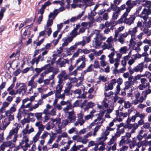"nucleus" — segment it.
<instances>
[{"label": "nucleus", "instance_id": "obj_1", "mask_svg": "<svg viewBox=\"0 0 151 151\" xmlns=\"http://www.w3.org/2000/svg\"><path fill=\"white\" fill-rule=\"evenodd\" d=\"M22 138L19 142V145L24 151H26L28 147H30V145L28 143L29 141V135L27 134H29L28 130L24 129L22 130Z\"/></svg>", "mask_w": 151, "mask_h": 151}, {"label": "nucleus", "instance_id": "obj_2", "mask_svg": "<svg viewBox=\"0 0 151 151\" xmlns=\"http://www.w3.org/2000/svg\"><path fill=\"white\" fill-rule=\"evenodd\" d=\"M140 4V1L138 0L132 1L131 0H127L125 3V4L127 6L126 8V12H124L122 16V17L124 18L128 15L131 9L134 6Z\"/></svg>", "mask_w": 151, "mask_h": 151}, {"label": "nucleus", "instance_id": "obj_3", "mask_svg": "<svg viewBox=\"0 0 151 151\" xmlns=\"http://www.w3.org/2000/svg\"><path fill=\"white\" fill-rule=\"evenodd\" d=\"M14 125L15 127L14 128H13L10 131L9 135L7 137L6 139H10L12 138V136L14 135L12 141L14 142H15L17 140V138L18 136L17 133L19 128L21 127V125L19 124L16 123L14 124Z\"/></svg>", "mask_w": 151, "mask_h": 151}, {"label": "nucleus", "instance_id": "obj_4", "mask_svg": "<svg viewBox=\"0 0 151 151\" xmlns=\"http://www.w3.org/2000/svg\"><path fill=\"white\" fill-rule=\"evenodd\" d=\"M114 129L112 128L106 127V129L101 133L100 137L97 138V141L104 142L108 139L107 136L109 135L110 132L113 130Z\"/></svg>", "mask_w": 151, "mask_h": 151}, {"label": "nucleus", "instance_id": "obj_5", "mask_svg": "<svg viewBox=\"0 0 151 151\" xmlns=\"http://www.w3.org/2000/svg\"><path fill=\"white\" fill-rule=\"evenodd\" d=\"M114 41V40L112 36H111L108 37L106 40V42H104L103 43L102 46L103 49L104 50H109V48H111L113 50Z\"/></svg>", "mask_w": 151, "mask_h": 151}, {"label": "nucleus", "instance_id": "obj_6", "mask_svg": "<svg viewBox=\"0 0 151 151\" xmlns=\"http://www.w3.org/2000/svg\"><path fill=\"white\" fill-rule=\"evenodd\" d=\"M109 101H107V99L106 98L104 99L102 103V105H100L99 104L97 105V107L100 109L101 110L104 111V109H106L105 111V113L106 112V113H111L113 110V107L111 108H109L107 109L108 106Z\"/></svg>", "mask_w": 151, "mask_h": 151}, {"label": "nucleus", "instance_id": "obj_7", "mask_svg": "<svg viewBox=\"0 0 151 151\" xmlns=\"http://www.w3.org/2000/svg\"><path fill=\"white\" fill-rule=\"evenodd\" d=\"M35 78V76H33L31 79L27 83V86L30 87L27 90V93L28 94H31L33 93V89L36 88L37 85L36 83L34 82V79Z\"/></svg>", "mask_w": 151, "mask_h": 151}, {"label": "nucleus", "instance_id": "obj_8", "mask_svg": "<svg viewBox=\"0 0 151 151\" xmlns=\"http://www.w3.org/2000/svg\"><path fill=\"white\" fill-rule=\"evenodd\" d=\"M44 103L42 99H40L38 101L37 103L32 106V104L31 102L28 103L25 106H23L25 108H28L29 111H32L33 110L37 108L39 106L42 105Z\"/></svg>", "mask_w": 151, "mask_h": 151}, {"label": "nucleus", "instance_id": "obj_9", "mask_svg": "<svg viewBox=\"0 0 151 151\" xmlns=\"http://www.w3.org/2000/svg\"><path fill=\"white\" fill-rule=\"evenodd\" d=\"M144 68V64L143 63L138 64L137 66L134 67L133 69L131 67L128 68L129 73L130 74H132L134 72H142Z\"/></svg>", "mask_w": 151, "mask_h": 151}, {"label": "nucleus", "instance_id": "obj_10", "mask_svg": "<svg viewBox=\"0 0 151 151\" xmlns=\"http://www.w3.org/2000/svg\"><path fill=\"white\" fill-rule=\"evenodd\" d=\"M63 87V85L58 84L56 87L55 93V97L58 99H64L65 98V94L63 93L60 94Z\"/></svg>", "mask_w": 151, "mask_h": 151}, {"label": "nucleus", "instance_id": "obj_11", "mask_svg": "<svg viewBox=\"0 0 151 151\" xmlns=\"http://www.w3.org/2000/svg\"><path fill=\"white\" fill-rule=\"evenodd\" d=\"M81 61H82L80 65L77 68V70H81L85 66V62L86 61V59L85 56L83 55L80 57L76 61V65H77Z\"/></svg>", "mask_w": 151, "mask_h": 151}, {"label": "nucleus", "instance_id": "obj_12", "mask_svg": "<svg viewBox=\"0 0 151 151\" xmlns=\"http://www.w3.org/2000/svg\"><path fill=\"white\" fill-rule=\"evenodd\" d=\"M106 110V109H104V111H102L100 109L99 113L98 114V116L97 118L94 121L95 122L101 125L104 121V119H103L102 117L105 114V111Z\"/></svg>", "mask_w": 151, "mask_h": 151}, {"label": "nucleus", "instance_id": "obj_13", "mask_svg": "<svg viewBox=\"0 0 151 151\" xmlns=\"http://www.w3.org/2000/svg\"><path fill=\"white\" fill-rule=\"evenodd\" d=\"M150 14L151 11L145 8L143 9L142 12L139 16L145 22L148 18V15Z\"/></svg>", "mask_w": 151, "mask_h": 151}, {"label": "nucleus", "instance_id": "obj_14", "mask_svg": "<svg viewBox=\"0 0 151 151\" xmlns=\"http://www.w3.org/2000/svg\"><path fill=\"white\" fill-rule=\"evenodd\" d=\"M10 123V122L8 121L7 118H4L2 119L1 123L0 125V129L4 130Z\"/></svg>", "mask_w": 151, "mask_h": 151}, {"label": "nucleus", "instance_id": "obj_15", "mask_svg": "<svg viewBox=\"0 0 151 151\" xmlns=\"http://www.w3.org/2000/svg\"><path fill=\"white\" fill-rule=\"evenodd\" d=\"M67 118L69 120L70 123H73L76 121V117L75 114V112L73 110L70 111L68 112Z\"/></svg>", "mask_w": 151, "mask_h": 151}, {"label": "nucleus", "instance_id": "obj_16", "mask_svg": "<svg viewBox=\"0 0 151 151\" xmlns=\"http://www.w3.org/2000/svg\"><path fill=\"white\" fill-rule=\"evenodd\" d=\"M22 85L17 90V92L19 94H22V95L25 94L26 93L27 87L26 85L24 83L22 84Z\"/></svg>", "mask_w": 151, "mask_h": 151}, {"label": "nucleus", "instance_id": "obj_17", "mask_svg": "<svg viewBox=\"0 0 151 151\" xmlns=\"http://www.w3.org/2000/svg\"><path fill=\"white\" fill-rule=\"evenodd\" d=\"M72 139L74 140H76L77 142H79L82 143L83 144H86L88 142V140L82 138L79 136L75 135L72 137Z\"/></svg>", "mask_w": 151, "mask_h": 151}, {"label": "nucleus", "instance_id": "obj_18", "mask_svg": "<svg viewBox=\"0 0 151 151\" xmlns=\"http://www.w3.org/2000/svg\"><path fill=\"white\" fill-rule=\"evenodd\" d=\"M128 35L127 32H125L124 33H120L119 35L118 41L121 44H123L124 42V38L126 37Z\"/></svg>", "mask_w": 151, "mask_h": 151}, {"label": "nucleus", "instance_id": "obj_19", "mask_svg": "<svg viewBox=\"0 0 151 151\" xmlns=\"http://www.w3.org/2000/svg\"><path fill=\"white\" fill-rule=\"evenodd\" d=\"M73 40L72 38L70 37H65L63 39V43H62V46H67L69 45V43L71 42Z\"/></svg>", "mask_w": 151, "mask_h": 151}, {"label": "nucleus", "instance_id": "obj_20", "mask_svg": "<svg viewBox=\"0 0 151 151\" xmlns=\"http://www.w3.org/2000/svg\"><path fill=\"white\" fill-rule=\"evenodd\" d=\"M100 33V30L95 29L93 30L91 35H95V37H101L102 39L104 40L105 38V37L103 36Z\"/></svg>", "mask_w": 151, "mask_h": 151}, {"label": "nucleus", "instance_id": "obj_21", "mask_svg": "<svg viewBox=\"0 0 151 151\" xmlns=\"http://www.w3.org/2000/svg\"><path fill=\"white\" fill-rule=\"evenodd\" d=\"M124 20V22L125 23L130 25L134 22V21L135 19V17L134 16H131L129 18H126Z\"/></svg>", "mask_w": 151, "mask_h": 151}, {"label": "nucleus", "instance_id": "obj_22", "mask_svg": "<svg viewBox=\"0 0 151 151\" xmlns=\"http://www.w3.org/2000/svg\"><path fill=\"white\" fill-rule=\"evenodd\" d=\"M106 58V57L105 55H102L99 58V60H100L101 65L103 67H104L107 64H109L105 60Z\"/></svg>", "mask_w": 151, "mask_h": 151}, {"label": "nucleus", "instance_id": "obj_23", "mask_svg": "<svg viewBox=\"0 0 151 151\" xmlns=\"http://www.w3.org/2000/svg\"><path fill=\"white\" fill-rule=\"evenodd\" d=\"M106 39L105 37V38L103 40L101 37H95L94 38V43L96 46H99L102 43V40L104 41Z\"/></svg>", "mask_w": 151, "mask_h": 151}, {"label": "nucleus", "instance_id": "obj_24", "mask_svg": "<svg viewBox=\"0 0 151 151\" xmlns=\"http://www.w3.org/2000/svg\"><path fill=\"white\" fill-rule=\"evenodd\" d=\"M76 48V46L74 45L69 48H66L65 52L68 55H70L71 54V52H73Z\"/></svg>", "mask_w": 151, "mask_h": 151}, {"label": "nucleus", "instance_id": "obj_25", "mask_svg": "<svg viewBox=\"0 0 151 151\" xmlns=\"http://www.w3.org/2000/svg\"><path fill=\"white\" fill-rule=\"evenodd\" d=\"M79 27V25H76V28L74 29L70 32V35H71V36L69 37H72L73 40L74 37H75L76 36L79 34L77 32V29Z\"/></svg>", "mask_w": 151, "mask_h": 151}, {"label": "nucleus", "instance_id": "obj_26", "mask_svg": "<svg viewBox=\"0 0 151 151\" xmlns=\"http://www.w3.org/2000/svg\"><path fill=\"white\" fill-rule=\"evenodd\" d=\"M129 46L130 47H134L136 44V36H131Z\"/></svg>", "mask_w": 151, "mask_h": 151}, {"label": "nucleus", "instance_id": "obj_27", "mask_svg": "<svg viewBox=\"0 0 151 151\" xmlns=\"http://www.w3.org/2000/svg\"><path fill=\"white\" fill-rule=\"evenodd\" d=\"M68 60L67 59L62 60L61 58H59L57 61L58 64L60 65V67L65 66L66 63H68Z\"/></svg>", "mask_w": 151, "mask_h": 151}, {"label": "nucleus", "instance_id": "obj_28", "mask_svg": "<svg viewBox=\"0 0 151 151\" xmlns=\"http://www.w3.org/2000/svg\"><path fill=\"white\" fill-rule=\"evenodd\" d=\"M44 70L45 71V73L48 74L49 73L52 72L53 70V67L50 66L49 64H48L45 65L44 66Z\"/></svg>", "mask_w": 151, "mask_h": 151}, {"label": "nucleus", "instance_id": "obj_29", "mask_svg": "<svg viewBox=\"0 0 151 151\" xmlns=\"http://www.w3.org/2000/svg\"><path fill=\"white\" fill-rule=\"evenodd\" d=\"M114 50H113L111 48H109V49L111 51H112L111 53L108 55V57L109 58V62H112L113 61V59H114L113 57L114 56L115 53V50L113 47Z\"/></svg>", "mask_w": 151, "mask_h": 151}, {"label": "nucleus", "instance_id": "obj_30", "mask_svg": "<svg viewBox=\"0 0 151 151\" xmlns=\"http://www.w3.org/2000/svg\"><path fill=\"white\" fill-rule=\"evenodd\" d=\"M93 1V0H83L82 3L84 4V5L90 6L94 4Z\"/></svg>", "mask_w": 151, "mask_h": 151}, {"label": "nucleus", "instance_id": "obj_31", "mask_svg": "<svg viewBox=\"0 0 151 151\" xmlns=\"http://www.w3.org/2000/svg\"><path fill=\"white\" fill-rule=\"evenodd\" d=\"M17 105L15 104H14L10 108L9 110L6 111L5 112L12 114L13 113L15 112L17 110Z\"/></svg>", "mask_w": 151, "mask_h": 151}, {"label": "nucleus", "instance_id": "obj_32", "mask_svg": "<svg viewBox=\"0 0 151 151\" xmlns=\"http://www.w3.org/2000/svg\"><path fill=\"white\" fill-rule=\"evenodd\" d=\"M73 107V106L71 102H70V103H68L66 107L63 108V111L65 113H68V112L69 111H68L71 109Z\"/></svg>", "mask_w": 151, "mask_h": 151}, {"label": "nucleus", "instance_id": "obj_33", "mask_svg": "<svg viewBox=\"0 0 151 151\" xmlns=\"http://www.w3.org/2000/svg\"><path fill=\"white\" fill-rule=\"evenodd\" d=\"M137 27H135L132 28L131 30H129L128 31L129 33L131 36H135V35L137 32Z\"/></svg>", "mask_w": 151, "mask_h": 151}, {"label": "nucleus", "instance_id": "obj_34", "mask_svg": "<svg viewBox=\"0 0 151 151\" xmlns=\"http://www.w3.org/2000/svg\"><path fill=\"white\" fill-rule=\"evenodd\" d=\"M83 147V145H78L76 146L75 144L71 148L70 150L68 151H77L78 150H79L80 148Z\"/></svg>", "mask_w": 151, "mask_h": 151}, {"label": "nucleus", "instance_id": "obj_35", "mask_svg": "<svg viewBox=\"0 0 151 151\" xmlns=\"http://www.w3.org/2000/svg\"><path fill=\"white\" fill-rule=\"evenodd\" d=\"M150 84L149 83H146L145 85L143 84H140L138 86V88L140 90H143L145 89L147 87L148 88H150Z\"/></svg>", "mask_w": 151, "mask_h": 151}, {"label": "nucleus", "instance_id": "obj_36", "mask_svg": "<svg viewBox=\"0 0 151 151\" xmlns=\"http://www.w3.org/2000/svg\"><path fill=\"white\" fill-rule=\"evenodd\" d=\"M41 133V131H39L33 137L32 141L34 143L36 142L39 139V137Z\"/></svg>", "mask_w": 151, "mask_h": 151}, {"label": "nucleus", "instance_id": "obj_37", "mask_svg": "<svg viewBox=\"0 0 151 151\" xmlns=\"http://www.w3.org/2000/svg\"><path fill=\"white\" fill-rule=\"evenodd\" d=\"M116 114H118L120 116H122L123 118H125L127 116H129V114L127 112H119L118 110H116Z\"/></svg>", "mask_w": 151, "mask_h": 151}, {"label": "nucleus", "instance_id": "obj_38", "mask_svg": "<svg viewBox=\"0 0 151 151\" xmlns=\"http://www.w3.org/2000/svg\"><path fill=\"white\" fill-rule=\"evenodd\" d=\"M50 119L51 121L55 124V125L56 124L57 126H58L59 124H60L61 119L60 118H56L55 119L52 118Z\"/></svg>", "mask_w": 151, "mask_h": 151}, {"label": "nucleus", "instance_id": "obj_39", "mask_svg": "<svg viewBox=\"0 0 151 151\" xmlns=\"http://www.w3.org/2000/svg\"><path fill=\"white\" fill-rule=\"evenodd\" d=\"M119 51L121 54H126L129 51V49L127 47L124 46L121 47L119 50Z\"/></svg>", "mask_w": 151, "mask_h": 151}, {"label": "nucleus", "instance_id": "obj_40", "mask_svg": "<svg viewBox=\"0 0 151 151\" xmlns=\"http://www.w3.org/2000/svg\"><path fill=\"white\" fill-rule=\"evenodd\" d=\"M41 58V56L40 55L37 58H33L31 61L30 63L32 65H34L35 63L37 65L39 62L40 59Z\"/></svg>", "mask_w": 151, "mask_h": 151}, {"label": "nucleus", "instance_id": "obj_41", "mask_svg": "<svg viewBox=\"0 0 151 151\" xmlns=\"http://www.w3.org/2000/svg\"><path fill=\"white\" fill-rule=\"evenodd\" d=\"M46 126V129L47 130H49L55 127V124L52 122H50L47 124Z\"/></svg>", "mask_w": 151, "mask_h": 151}, {"label": "nucleus", "instance_id": "obj_42", "mask_svg": "<svg viewBox=\"0 0 151 151\" xmlns=\"http://www.w3.org/2000/svg\"><path fill=\"white\" fill-rule=\"evenodd\" d=\"M44 31L46 33L48 36H49L52 32L51 27H44Z\"/></svg>", "mask_w": 151, "mask_h": 151}, {"label": "nucleus", "instance_id": "obj_43", "mask_svg": "<svg viewBox=\"0 0 151 151\" xmlns=\"http://www.w3.org/2000/svg\"><path fill=\"white\" fill-rule=\"evenodd\" d=\"M101 125V124H99L96 126L95 127L93 133V137H95L96 135V133L100 129Z\"/></svg>", "mask_w": 151, "mask_h": 151}, {"label": "nucleus", "instance_id": "obj_44", "mask_svg": "<svg viewBox=\"0 0 151 151\" xmlns=\"http://www.w3.org/2000/svg\"><path fill=\"white\" fill-rule=\"evenodd\" d=\"M93 70V65L91 64L87 67L86 70L83 71V75H84L87 72L92 71Z\"/></svg>", "mask_w": 151, "mask_h": 151}, {"label": "nucleus", "instance_id": "obj_45", "mask_svg": "<svg viewBox=\"0 0 151 151\" xmlns=\"http://www.w3.org/2000/svg\"><path fill=\"white\" fill-rule=\"evenodd\" d=\"M29 101V98H26L25 99H23L22 101V104L20 106V109L21 110L23 109V110H24V109L28 108H25L23 106H25L26 105H24V104Z\"/></svg>", "mask_w": 151, "mask_h": 151}, {"label": "nucleus", "instance_id": "obj_46", "mask_svg": "<svg viewBox=\"0 0 151 151\" xmlns=\"http://www.w3.org/2000/svg\"><path fill=\"white\" fill-rule=\"evenodd\" d=\"M120 60L118 59H113V61L112 62H109L111 64L114 63V68H117L119 64Z\"/></svg>", "mask_w": 151, "mask_h": 151}, {"label": "nucleus", "instance_id": "obj_47", "mask_svg": "<svg viewBox=\"0 0 151 151\" xmlns=\"http://www.w3.org/2000/svg\"><path fill=\"white\" fill-rule=\"evenodd\" d=\"M116 25V22H115L107 21L105 22V26L107 27H109L110 26L113 27Z\"/></svg>", "mask_w": 151, "mask_h": 151}, {"label": "nucleus", "instance_id": "obj_48", "mask_svg": "<svg viewBox=\"0 0 151 151\" xmlns=\"http://www.w3.org/2000/svg\"><path fill=\"white\" fill-rule=\"evenodd\" d=\"M82 53V50L80 49H78L75 52L73 55V58H75L78 57L80 53Z\"/></svg>", "mask_w": 151, "mask_h": 151}, {"label": "nucleus", "instance_id": "obj_49", "mask_svg": "<svg viewBox=\"0 0 151 151\" xmlns=\"http://www.w3.org/2000/svg\"><path fill=\"white\" fill-rule=\"evenodd\" d=\"M101 145V146L99 147L98 150H104L105 149V144L103 142H99L98 143V145Z\"/></svg>", "mask_w": 151, "mask_h": 151}, {"label": "nucleus", "instance_id": "obj_50", "mask_svg": "<svg viewBox=\"0 0 151 151\" xmlns=\"http://www.w3.org/2000/svg\"><path fill=\"white\" fill-rule=\"evenodd\" d=\"M112 85H111L110 83H105V90L106 91H107L109 90H111L113 89Z\"/></svg>", "mask_w": 151, "mask_h": 151}, {"label": "nucleus", "instance_id": "obj_51", "mask_svg": "<svg viewBox=\"0 0 151 151\" xmlns=\"http://www.w3.org/2000/svg\"><path fill=\"white\" fill-rule=\"evenodd\" d=\"M12 114L5 112V115L6 116L8 117L7 119L10 122V121H12L14 119V116Z\"/></svg>", "mask_w": 151, "mask_h": 151}, {"label": "nucleus", "instance_id": "obj_52", "mask_svg": "<svg viewBox=\"0 0 151 151\" xmlns=\"http://www.w3.org/2000/svg\"><path fill=\"white\" fill-rule=\"evenodd\" d=\"M43 70H44V66L42 67L41 68H36L35 69V70L36 71V72L37 73V74L33 76H35V78L38 76L39 73H40Z\"/></svg>", "mask_w": 151, "mask_h": 151}, {"label": "nucleus", "instance_id": "obj_53", "mask_svg": "<svg viewBox=\"0 0 151 151\" xmlns=\"http://www.w3.org/2000/svg\"><path fill=\"white\" fill-rule=\"evenodd\" d=\"M6 146V147H9V148H13L14 146V145L12 141H8L4 142Z\"/></svg>", "mask_w": 151, "mask_h": 151}, {"label": "nucleus", "instance_id": "obj_54", "mask_svg": "<svg viewBox=\"0 0 151 151\" xmlns=\"http://www.w3.org/2000/svg\"><path fill=\"white\" fill-rule=\"evenodd\" d=\"M146 145V140H145L143 141H139L137 143V146L138 148H139L141 146L143 147L144 146Z\"/></svg>", "mask_w": 151, "mask_h": 151}, {"label": "nucleus", "instance_id": "obj_55", "mask_svg": "<svg viewBox=\"0 0 151 151\" xmlns=\"http://www.w3.org/2000/svg\"><path fill=\"white\" fill-rule=\"evenodd\" d=\"M53 94V92L52 91H50L47 94H42L41 95V99L43 100V99H45L47 97Z\"/></svg>", "mask_w": 151, "mask_h": 151}, {"label": "nucleus", "instance_id": "obj_56", "mask_svg": "<svg viewBox=\"0 0 151 151\" xmlns=\"http://www.w3.org/2000/svg\"><path fill=\"white\" fill-rule=\"evenodd\" d=\"M86 44V41L85 40H83L82 41L78 42L75 43V45L76 47L78 45H81L82 46H84Z\"/></svg>", "mask_w": 151, "mask_h": 151}, {"label": "nucleus", "instance_id": "obj_57", "mask_svg": "<svg viewBox=\"0 0 151 151\" xmlns=\"http://www.w3.org/2000/svg\"><path fill=\"white\" fill-rule=\"evenodd\" d=\"M130 142V140L127 138L126 140L121 139L120 141L119 145L120 146H121L123 144L125 143L129 144Z\"/></svg>", "mask_w": 151, "mask_h": 151}, {"label": "nucleus", "instance_id": "obj_58", "mask_svg": "<svg viewBox=\"0 0 151 151\" xmlns=\"http://www.w3.org/2000/svg\"><path fill=\"white\" fill-rule=\"evenodd\" d=\"M132 104L129 101H124V107L126 109L130 108Z\"/></svg>", "mask_w": 151, "mask_h": 151}, {"label": "nucleus", "instance_id": "obj_59", "mask_svg": "<svg viewBox=\"0 0 151 151\" xmlns=\"http://www.w3.org/2000/svg\"><path fill=\"white\" fill-rule=\"evenodd\" d=\"M147 96L145 95L142 92V96L139 97V103H142L143 101L145 100Z\"/></svg>", "mask_w": 151, "mask_h": 151}, {"label": "nucleus", "instance_id": "obj_60", "mask_svg": "<svg viewBox=\"0 0 151 151\" xmlns=\"http://www.w3.org/2000/svg\"><path fill=\"white\" fill-rule=\"evenodd\" d=\"M35 116L38 120H41L42 119V113L37 112L35 114Z\"/></svg>", "mask_w": 151, "mask_h": 151}, {"label": "nucleus", "instance_id": "obj_61", "mask_svg": "<svg viewBox=\"0 0 151 151\" xmlns=\"http://www.w3.org/2000/svg\"><path fill=\"white\" fill-rule=\"evenodd\" d=\"M53 24V21L52 19H48L45 27H51Z\"/></svg>", "mask_w": 151, "mask_h": 151}, {"label": "nucleus", "instance_id": "obj_62", "mask_svg": "<svg viewBox=\"0 0 151 151\" xmlns=\"http://www.w3.org/2000/svg\"><path fill=\"white\" fill-rule=\"evenodd\" d=\"M143 33L147 35V36H149L151 35V30L147 29L144 28L143 30Z\"/></svg>", "mask_w": 151, "mask_h": 151}, {"label": "nucleus", "instance_id": "obj_63", "mask_svg": "<svg viewBox=\"0 0 151 151\" xmlns=\"http://www.w3.org/2000/svg\"><path fill=\"white\" fill-rule=\"evenodd\" d=\"M99 78L100 81H102L104 82L108 80V78L106 77H105L104 76H99Z\"/></svg>", "mask_w": 151, "mask_h": 151}, {"label": "nucleus", "instance_id": "obj_64", "mask_svg": "<svg viewBox=\"0 0 151 151\" xmlns=\"http://www.w3.org/2000/svg\"><path fill=\"white\" fill-rule=\"evenodd\" d=\"M93 66L95 68L97 69L100 68V65L99 61L96 60H94L93 64Z\"/></svg>", "mask_w": 151, "mask_h": 151}]
</instances>
